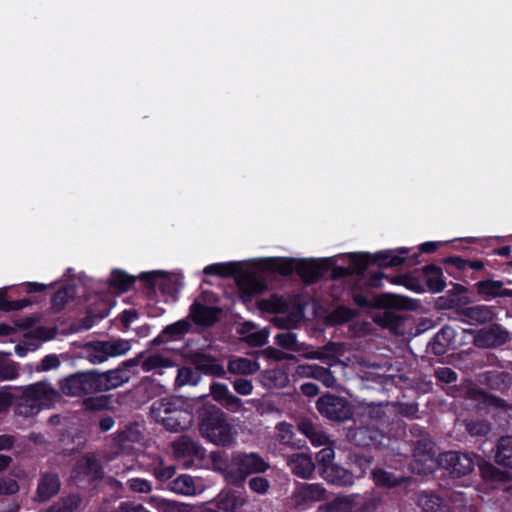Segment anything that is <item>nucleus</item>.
<instances>
[{
    "mask_svg": "<svg viewBox=\"0 0 512 512\" xmlns=\"http://www.w3.org/2000/svg\"><path fill=\"white\" fill-rule=\"evenodd\" d=\"M148 503L159 512H180V504L158 496H151Z\"/></svg>",
    "mask_w": 512,
    "mask_h": 512,
    "instance_id": "obj_53",
    "label": "nucleus"
},
{
    "mask_svg": "<svg viewBox=\"0 0 512 512\" xmlns=\"http://www.w3.org/2000/svg\"><path fill=\"white\" fill-rule=\"evenodd\" d=\"M494 459L498 465L512 470V435L498 439Z\"/></svg>",
    "mask_w": 512,
    "mask_h": 512,
    "instance_id": "obj_35",
    "label": "nucleus"
},
{
    "mask_svg": "<svg viewBox=\"0 0 512 512\" xmlns=\"http://www.w3.org/2000/svg\"><path fill=\"white\" fill-rule=\"evenodd\" d=\"M216 502L218 509L225 512H236L246 503V498L235 491H227L220 493Z\"/></svg>",
    "mask_w": 512,
    "mask_h": 512,
    "instance_id": "obj_37",
    "label": "nucleus"
},
{
    "mask_svg": "<svg viewBox=\"0 0 512 512\" xmlns=\"http://www.w3.org/2000/svg\"><path fill=\"white\" fill-rule=\"evenodd\" d=\"M456 330L444 325L432 338L428 344V350L436 356H444L454 346Z\"/></svg>",
    "mask_w": 512,
    "mask_h": 512,
    "instance_id": "obj_22",
    "label": "nucleus"
},
{
    "mask_svg": "<svg viewBox=\"0 0 512 512\" xmlns=\"http://www.w3.org/2000/svg\"><path fill=\"white\" fill-rule=\"evenodd\" d=\"M261 382L269 389L284 388L289 383V377L284 370L275 368L263 372L261 375Z\"/></svg>",
    "mask_w": 512,
    "mask_h": 512,
    "instance_id": "obj_40",
    "label": "nucleus"
},
{
    "mask_svg": "<svg viewBox=\"0 0 512 512\" xmlns=\"http://www.w3.org/2000/svg\"><path fill=\"white\" fill-rule=\"evenodd\" d=\"M320 489L317 485H304L294 493V504L299 509H304L310 501L317 500Z\"/></svg>",
    "mask_w": 512,
    "mask_h": 512,
    "instance_id": "obj_43",
    "label": "nucleus"
},
{
    "mask_svg": "<svg viewBox=\"0 0 512 512\" xmlns=\"http://www.w3.org/2000/svg\"><path fill=\"white\" fill-rule=\"evenodd\" d=\"M479 382L491 390L503 393L512 385V375L507 371L489 370L479 374Z\"/></svg>",
    "mask_w": 512,
    "mask_h": 512,
    "instance_id": "obj_26",
    "label": "nucleus"
},
{
    "mask_svg": "<svg viewBox=\"0 0 512 512\" xmlns=\"http://www.w3.org/2000/svg\"><path fill=\"white\" fill-rule=\"evenodd\" d=\"M383 309V312L374 315V323L384 329H389L391 332L396 333L397 330L403 325L404 318L397 314L395 311H393V309L399 310L398 308Z\"/></svg>",
    "mask_w": 512,
    "mask_h": 512,
    "instance_id": "obj_33",
    "label": "nucleus"
},
{
    "mask_svg": "<svg viewBox=\"0 0 512 512\" xmlns=\"http://www.w3.org/2000/svg\"><path fill=\"white\" fill-rule=\"evenodd\" d=\"M435 377L439 382L451 384L457 381V373L449 367H440L435 370Z\"/></svg>",
    "mask_w": 512,
    "mask_h": 512,
    "instance_id": "obj_62",
    "label": "nucleus"
},
{
    "mask_svg": "<svg viewBox=\"0 0 512 512\" xmlns=\"http://www.w3.org/2000/svg\"><path fill=\"white\" fill-rule=\"evenodd\" d=\"M326 493L322 488V512H353L359 504L358 495H338L327 501Z\"/></svg>",
    "mask_w": 512,
    "mask_h": 512,
    "instance_id": "obj_25",
    "label": "nucleus"
},
{
    "mask_svg": "<svg viewBox=\"0 0 512 512\" xmlns=\"http://www.w3.org/2000/svg\"><path fill=\"white\" fill-rule=\"evenodd\" d=\"M410 433L417 439L412 440L413 457L416 462L426 465L428 462L433 463L435 457V443L430 435L419 425H413Z\"/></svg>",
    "mask_w": 512,
    "mask_h": 512,
    "instance_id": "obj_15",
    "label": "nucleus"
},
{
    "mask_svg": "<svg viewBox=\"0 0 512 512\" xmlns=\"http://www.w3.org/2000/svg\"><path fill=\"white\" fill-rule=\"evenodd\" d=\"M115 468V474L121 475L126 474L127 472L131 470L136 469V462L135 457L130 455H125L124 453H121L117 457V463L114 466Z\"/></svg>",
    "mask_w": 512,
    "mask_h": 512,
    "instance_id": "obj_58",
    "label": "nucleus"
},
{
    "mask_svg": "<svg viewBox=\"0 0 512 512\" xmlns=\"http://www.w3.org/2000/svg\"><path fill=\"white\" fill-rule=\"evenodd\" d=\"M353 406L343 397L331 394H322V416L336 422H345L352 419Z\"/></svg>",
    "mask_w": 512,
    "mask_h": 512,
    "instance_id": "obj_13",
    "label": "nucleus"
},
{
    "mask_svg": "<svg viewBox=\"0 0 512 512\" xmlns=\"http://www.w3.org/2000/svg\"><path fill=\"white\" fill-rule=\"evenodd\" d=\"M136 360L123 362L117 368L104 373H95V380L98 392L109 391L127 383L131 377L130 367L135 366Z\"/></svg>",
    "mask_w": 512,
    "mask_h": 512,
    "instance_id": "obj_11",
    "label": "nucleus"
},
{
    "mask_svg": "<svg viewBox=\"0 0 512 512\" xmlns=\"http://www.w3.org/2000/svg\"><path fill=\"white\" fill-rule=\"evenodd\" d=\"M288 465L292 472L301 478H308L315 468L310 456L304 453L292 455L288 459Z\"/></svg>",
    "mask_w": 512,
    "mask_h": 512,
    "instance_id": "obj_36",
    "label": "nucleus"
},
{
    "mask_svg": "<svg viewBox=\"0 0 512 512\" xmlns=\"http://www.w3.org/2000/svg\"><path fill=\"white\" fill-rule=\"evenodd\" d=\"M322 478L328 483L337 486H349L353 484V474L338 465H332L326 469H322Z\"/></svg>",
    "mask_w": 512,
    "mask_h": 512,
    "instance_id": "obj_32",
    "label": "nucleus"
},
{
    "mask_svg": "<svg viewBox=\"0 0 512 512\" xmlns=\"http://www.w3.org/2000/svg\"><path fill=\"white\" fill-rule=\"evenodd\" d=\"M175 467L172 465H165L161 458H157V463L153 467V475L159 481H167L175 475Z\"/></svg>",
    "mask_w": 512,
    "mask_h": 512,
    "instance_id": "obj_57",
    "label": "nucleus"
},
{
    "mask_svg": "<svg viewBox=\"0 0 512 512\" xmlns=\"http://www.w3.org/2000/svg\"><path fill=\"white\" fill-rule=\"evenodd\" d=\"M358 315V312L350 307L341 305L338 306L327 318L329 321H331L334 324H344L347 323L354 318H356Z\"/></svg>",
    "mask_w": 512,
    "mask_h": 512,
    "instance_id": "obj_49",
    "label": "nucleus"
},
{
    "mask_svg": "<svg viewBox=\"0 0 512 512\" xmlns=\"http://www.w3.org/2000/svg\"><path fill=\"white\" fill-rule=\"evenodd\" d=\"M81 504V499L77 495H71L52 505L46 512H73Z\"/></svg>",
    "mask_w": 512,
    "mask_h": 512,
    "instance_id": "obj_52",
    "label": "nucleus"
},
{
    "mask_svg": "<svg viewBox=\"0 0 512 512\" xmlns=\"http://www.w3.org/2000/svg\"><path fill=\"white\" fill-rule=\"evenodd\" d=\"M465 333L473 336L472 343L477 348H498L510 341L509 332L498 323H490L480 329H464Z\"/></svg>",
    "mask_w": 512,
    "mask_h": 512,
    "instance_id": "obj_9",
    "label": "nucleus"
},
{
    "mask_svg": "<svg viewBox=\"0 0 512 512\" xmlns=\"http://www.w3.org/2000/svg\"><path fill=\"white\" fill-rule=\"evenodd\" d=\"M372 479L377 487L394 488L403 484H409L412 477L404 472H391L384 468H375L371 472Z\"/></svg>",
    "mask_w": 512,
    "mask_h": 512,
    "instance_id": "obj_24",
    "label": "nucleus"
},
{
    "mask_svg": "<svg viewBox=\"0 0 512 512\" xmlns=\"http://www.w3.org/2000/svg\"><path fill=\"white\" fill-rule=\"evenodd\" d=\"M133 360H136L135 365H141L142 371H154L160 375L164 373V369L175 366V361L164 353H154L147 356L139 355Z\"/></svg>",
    "mask_w": 512,
    "mask_h": 512,
    "instance_id": "obj_23",
    "label": "nucleus"
},
{
    "mask_svg": "<svg viewBox=\"0 0 512 512\" xmlns=\"http://www.w3.org/2000/svg\"><path fill=\"white\" fill-rule=\"evenodd\" d=\"M173 453L185 468H189L195 460L204 459L206 451L198 442L183 436L173 443Z\"/></svg>",
    "mask_w": 512,
    "mask_h": 512,
    "instance_id": "obj_17",
    "label": "nucleus"
},
{
    "mask_svg": "<svg viewBox=\"0 0 512 512\" xmlns=\"http://www.w3.org/2000/svg\"><path fill=\"white\" fill-rule=\"evenodd\" d=\"M421 271L425 286L429 292L440 293L445 289L447 283L440 266L427 264L422 267Z\"/></svg>",
    "mask_w": 512,
    "mask_h": 512,
    "instance_id": "obj_27",
    "label": "nucleus"
},
{
    "mask_svg": "<svg viewBox=\"0 0 512 512\" xmlns=\"http://www.w3.org/2000/svg\"><path fill=\"white\" fill-rule=\"evenodd\" d=\"M74 295L75 287L73 285H67L62 289L58 290L52 299L53 308L57 311L61 310L66 304V302L69 299L73 298Z\"/></svg>",
    "mask_w": 512,
    "mask_h": 512,
    "instance_id": "obj_55",
    "label": "nucleus"
},
{
    "mask_svg": "<svg viewBox=\"0 0 512 512\" xmlns=\"http://www.w3.org/2000/svg\"><path fill=\"white\" fill-rule=\"evenodd\" d=\"M39 404L40 409L50 407L58 400V392L47 383H36L28 387Z\"/></svg>",
    "mask_w": 512,
    "mask_h": 512,
    "instance_id": "obj_31",
    "label": "nucleus"
},
{
    "mask_svg": "<svg viewBox=\"0 0 512 512\" xmlns=\"http://www.w3.org/2000/svg\"><path fill=\"white\" fill-rule=\"evenodd\" d=\"M183 404L179 398H163L152 404L150 413L152 418L167 430L179 432L192 423V415L182 409Z\"/></svg>",
    "mask_w": 512,
    "mask_h": 512,
    "instance_id": "obj_5",
    "label": "nucleus"
},
{
    "mask_svg": "<svg viewBox=\"0 0 512 512\" xmlns=\"http://www.w3.org/2000/svg\"><path fill=\"white\" fill-rule=\"evenodd\" d=\"M476 464L478 465L479 473L483 481L491 486L505 484L511 480L509 472L499 469L490 462L481 459V461H478Z\"/></svg>",
    "mask_w": 512,
    "mask_h": 512,
    "instance_id": "obj_29",
    "label": "nucleus"
},
{
    "mask_svg": "<svg viewBox=\"0 0 512 512\" xmlns=\"http://www.w3.org/2000/svg\"><path fill=\"white\" fill-rule=\"evenodd\" d=\"M348 259L352 275H363L367 268L373 265L372 254L368 252L349 253Z\"/></svg>",
    "mask_w": 512,
    "mask_h": 512,
    "instance_id": "obj_41",
    "label": "nucleus"
},
{
    "mask_svg": "<svg viewBox=\"0 0 512 512\" xmlns=\"http://www.w3.org/2000/svg\"><path fill=\"white\" fill-rule=\"evenodd\" d=\"M409 252L408 249H401L398 254H395L392 250L379 251L372 254L373 265H378L380 268L396 267L405 263L406 259L417 258L418 254L414 253L412 256H403Z\"/></svg>",
    "mask_w": 512,
    "mask_h": 512,
    "instance_id": "obj_30",
    "label": "nucleus"
},
{
    "mask_svg": "<svg viewBox=\"0 0 512 512\" xmlns=\"http://www.w3.org/2000/svg\"><path fill=\"white\" fill-rule=\"evenodd\" d=\"M77 474H84L93 479L100 478L102 470L95 456H84L77 465Z\"/></svg>",
    "mask_w": 512,
    "mask_h": 512,
    "instance_id": "obj_45",
    "label": "nucleus"
},
{
    "mask_svg": "<svg viewBox=\"0 0 512 512\" xmlns=\"http://www.w3.org/2000/svg\"><path fill=\"white\" fill-rule=\"evenodd\" d=\"M32 393L33 392H31L27 387L19 397V400L16 404V412L19 415L28 417L37 414L41 410Z\"/></svg>",
    "mask_w": 512,
    "mask_h": 512,
    "instance_id": "obj_39",
    "label": "nucleus"
},
{
    "mask_svg": "<svg viewBox=\"0 0 512 512\" xmlns=\"http://www.w3.org/2000/svg\"><path fill=\"white\" fill-rule=\"evenodd\" d=\"M466 430L473 437H484L490 433L491 424L486 420H471L466 423Z\"/></svg>",
    "mask_w": 512,
    "mask_h": 512,
    "instance_id": "obj_54",
    "label": "nucleus"
},
{
    "mask_svg": "<svg viewBox=\"0 0 512 512\" xmlns=\"http://www.w3.org/2000/svg\"><path fill=\"white\" fill-rule=\"evenodd\" d=\"M131 349V344L125 339H111L108 341H95L86 345V358L93 364H100L111 357L126 354Z\"/></svg>",
    "mask_w": 512,
    "mask_h": 512,
    "instance_id": "obj_8",
    "label": "nucleus"
},
{
    "mask_svg": "<svg viewBox=\"0 0 512 512\" xmlns=\"http://www.w3.org/2000/svg\"><path fill=\"white\" fill-rule=\"evenodd\" d=\"M7 288L0 289V310L12 311L22 309L30 304L28 299L9 301L6 297Z\"/></svg>",
    "mask_w": 512,
    "mask_h": 512,
    "instance_id": "obj_56",
    "label": "nucleus"
},
{
    "mask_svg": "<svg viewBox=\"0 0 512 512\" xmlns=\"http://www.w3.org/2000/svg\"><path fill=\"white\" fill-rule=\"evenodd\" d=\"M249 488L257 494H266L270 488L269 481L261 476L253 477L249 480Z\"/></svg>",
    "mask_w": 512,
    "mask_h": 512,
    "instance_id": "obj_63",
    "label": "nucleus"
},
{
    "mask_svg": "<svg viewBox=\"0 0 512 512\" xmlns=\"http://www.w3.org/2000/svg\"><path fill=\"white\" fill-rule=\"evenodd\" d=\"M455 313L459 321L474 326L491 323L496 318L493 307L483 304L472 306L464 304Z\"/></svg>",
    "mask_w": 512,
    "mask_h": 512,
    "instance_id": "obj_18",
    "label": "nucleus"
},
{
    "mask_svg": "<svg viewBox=\"0 0 512 512\" xmlns=\"http://www.w3.org/2000/svg\"><path fill=\"white\" fill-rule=\"evenodd\" d=\"M220 313V310L214 306H207L203 303V298L195 300L190 309V317L192 320L200 325L213 324Z\"/></svg>",
    "mask_w": 512,
    "mask_h": 512,
    "instance_id": "obj_28",
    "label": "nucleus"
},
{
    "mask_svg": "<svg viewBox=\"0 0 512 512\" xmlns=\"http://www.w3.org/2000/svg\"><path fill=\"white\" fill-rule=\"evenodd\" d=\"M169 489L180 495L193 496L197 494V488L190 475L182 474L170 483Z\"/></svg>",
    "mask_w": 512,
    "mask_h": 512,
    "instance_id": "obj_44",
    "label": "nucleus"
},
{
    "mask_svg": "<svg viewBox=\"0 0 512 512\" xmlns=\"http://www.w3.org/2000/svg\"><path fill=\"white\" fill-rule=\"evenodd\" d=\"M251 270H241L239 263H216L208 265L204 268L203 273L206 275L215 276H235L242 297L248 300L252 295L263 292L266 288L265 279L260 275V270L256 269L253 265V260L250 261Z\"/></svg>",
    "mask_w": 512,
    "mask_h": 512,
    "instance_id": "obj_2",
    "label": "nucleus"
},
{
    "mask_svg": "<svg viewBox=\"0 0 512 512\" xmlns=\"http://www.w3.org/2000/svg\"><path fill=\"white\" fill-rule=\"evenodd\" d=\"M201 435L218 446L230 445L236 432L228 422L226 414L217 407L205 408L199 425Z\"/></svg>",
    "mask_w": 512,
    "mask_h": 512,
    "instance_id": "obj_4",
    "label": "nucleus"
},
{
    "mask_svg": "<svg viewBox=\"0 0 512 512\" xmlns=\"http://www.w3.org/2000/svg\"><path fill=\"white\" fill-rule=\"evenodd\" d=\"M405 277L406 276H403V275L387 276L382 272H377L370 276L368 283H369L370 287L380 288V287H382V283H381L382 279L386 278L392 284L403 285L404 281H405Z\"/></svg>",
    "mask_w": 512,
    "mask_h": 512,
    "instance_id": "obj_59",
    "label": "nucleus"
},
{
    "mask_svg": "<svg viewBox=\"0 0 512 512\" xmlns=\"http://www.w3.org/2000/svg\"><path fill=\"white\" fill-rule=\"evenodd\" d=\"M258 307L262 312L276 314L273 322L279 328H290L293 326V320L284 316L287 310V303L282 297L271 296L268 299H262L258 302Z\"/></svg>",
    "mask_w": 512,
    "mask_h": 512,
    "instance_id": "obj_20",
    "label": "nucleus"
},
{
    "mask_svg": "<svg viewBox=\"0 0 512 512\" xmlns=\"http://www.w3.org/2000/svg\"><path fill=\"white\" fill-rule=\"evenodd\" d=\"M475 458L474 453L450 450L440 454L439 463L451 479H459L474 471Z\"/></svg>",
    "mask_w": 512,
    "mask_h": 512,
    "instance_id": "obj_7",
    "label": "nucleus"
},
{
    "mask_svg": "<svg viewBox=\"0 0 512 512\" xmlns=\"http://www.w3.org/2000/svg\"><path fill=\"white\" fill-rule=\"evenodd\" d=\"M350 442L360 447L386 448L390 438L373 424L357 426L349 429L347 434Z\"/></svg>",
    "mask_w": 512,
    "mask_h": 512,
    "instance_id": "obj_10",
    "label": "nucleus"
},
{
    "mask_svg": "<svg viewBox=\"0 0 512 512\" xmlns=\"http://www.w3.org/2000/svg\"><path fill=\"white\" fill-rule=\"evenodd\" d=\"M253 265L261 272H278L282 275H288L296 271L308 283L316 281L320 271V266L316 261L292 258H256L253 259Z\"/></svg>",
    "mask_w": 512,
    "mask_h": 512,
    "instance_id": "obj_3",
    "label": "nucleus"
},
{
    "mask_svg": "<svg viewBox=\"0 0 512 512\" xmlns=\"http://www.w3.org/2000/svg\"><path fill=\"white\" fill-rule=\"evenodd\" d=\"M417 505L423 512H445L443 499L433 492H421L417 497Z\"/></svg>",
    "mask_w": 512,
    "mask_h": 512,
    "instance_id": "obj_42",
    "label": "nucleus"
},
{
    "mask_svg": "<svg viewBox=\"0 0 512 512\" xmlns=\"http://www.w3.org/2000/svg\"><path fill=\"white\" fill-rule=\"evenodd\" d=\"M452 288L449 289L444 296H440L436 303L440 309H452L455 312L459 310L464 304H471L474 302L472 296L468 293L471 292L466 286L459 283H451Z\"/></svg>",
    "mask_w": 512,
    "mask_h": 512,
    "instance_id": "obj_19",
    "label": "nucleus"
},
{
    "mask_svg": "<svg viewBox=\"0 0 512 512\" xmlns=\"http://www.w3.org/2000/svg\"><path fill=\"white\" fill-rule=\"evenodd\" d=\"M60 488V482L56 475L54 474H45L41 477L38 490L37 497L40 501H46L54 496Z\"/></svg>",
    "mask_w": 512,
    "mask_h": 512,
    "instance_id": "obj_38",
    "label": "nucleus"
},
{
    "mask_svg": "<svg viewBox=\"0 0 512 512\" xmlns=\"http://www.w3.org/2000/svg\"><path fill=\"white\" fill-rule=\"evenodd\" d=\"M239 333L243 339L252 346H262L266 343L268 338V330L258 328L251 322L243 323L239 328Z\"/></svg>",
    "mask_w": 512,
    "mask_h": 512,
    "instance_id": "obj_34",
    "label": "nucleus"
},
{
    "mask_svg": "<svg viewBox=\"0 0 512 512\" xmlns=\"http://www.w3.org/2000/svg\"><path fill=\"white\" fill-rule=\"evenodd\" d=\"M211 459L215 470L221 471L225 480L233 485L241 484L248 475L263 473L269 464L257 453H234L226 463L220 453H212Z\"/></svg>",
    "mask_w": 512,
    "mask_h": 512,
    "instance_id": "obj_1",
    "label": "nucleus"
},
{
    "mask_svg": "<svg viewBox=\"0 0 512 512\" xmlns=\"http://www.w3.org/2000/svg\"><path fill=\"white\" fill-rule=\"evenodd\" d=\"M259 369L257 362L247 358L235 357L229 360L228 370L236 374H252Z\"/></svg>",
    "mask_w": 512,
    "mask_h": 512,
    "instance_id": "obj_46",
    "label": "nucleus"
},
{
    "mask_svg": "<svg viewBox=\"0 0 512 512\" xmlns=\"http://www.w3.org/2000/svg\"><path fill=\"white\" fill-rule=\"evenodd\" d=\"M299 431L305 435L315 447L320 446V434L317 426L308 418H303L298 423Z\"/></svg>",
    "mask_w": 512,
    "mask_h": 512,
    "instance_id": "obj_50",
    "label": "nucleus"
},
{
    "mask_svg": "<svg viewBox=\"0 0 512 512\" xmlns=\"http://www.w3.org/2000/svg\"><path fill=\"white\" fill-rule=\"evenodd\" d=\"M276 343L289 350H297L296 334L291 331H284L276 335Z\"/></svg>",
    "mask_w": 512,
    "mask_h": 512,
    "instance_id": "obj_61",
    "label": "nucleus"
},
{
    "mask_svg": "<svg viewBox=\"0 0 512 512\" xmlns=\"http://www.w3.org/2000/svg\"><path fill=\"white\" fill-rule=\"evenodd\" d=\"M61 391L72 397L98 392L94 372L77 373L67 377L61 383Z\"/></svg>",
    "mask_w": 512,
    "mask_h": 512,
    "instance_id": "obj_14",
    "label": "nucleus"
},
{
    "mask_svg": "<svg viewBox=\"0 0 512 512\" xmlns=\"http://www.w3.org/2000/svg\"><path fill=\"white\" fill-rule=\"evenodd\" d=\"M140 278L147 281L153 290H159L164 295L175 298L182 287V277L164 271L144 272Z\"/></svg>",
    "mask_w": 512,
    "mask_h": 512,
    "instance_id": "obj_12",
    "label": "nucleus"
},
{
    "mask_svg": "<svg viewBox=\"0 0 512 512\" xmlns=\"http://www.w3.org/2000/svg\"><path fill=\"white\" fill-rule=\"evenodd\" d=\"M351 298L353 302L360 308H416L414 300L409 297L393 293L372 295L368 289H353L351 293Z\"/></svg>",
    "mask_w": 512,
    "mask_h": 512,
    "instance_id": "obj_6",
    "label": "nucleus"
},
{
    "mask_svg": "<svg viewBox=\"0 0 512 512\" xmlns=\"http://www.w3.org/2000/svg\"><path fill=\"white\" fill-rule=\"evenodd\" d=\"M278 439L282 444L295 446V442L293 441L294 433L292 430V425L286 422H281L276 426Z\"/></svg>",
    "mask_w": 512,
    "mask_h": 512,
    "instance_id": "obj_60",
    "label": "nucleus"
},
{
    "mask_svg": "<svg viewBox=\"0 0 512 512\" xmlns=\"http://www.w3.org/2000/svg\"><path fill=\"white\" fill-rule=\"evenodd\" d=\"M190 321L189 319H182L173 324H170L165 327L162 331L161 336L166 338V340H176L178 337L188 332L190 329Z\"/></svg>",
    "mask_w": 512,
    "mask_h": 512,
    "instance_id": "obj_48",
    "label": "nucleus"
},
{
    "mask_svg": "<svg viewBox=\"0 0 512 512\" xmlns=\"http://www.w3.org/2000/svg\"><path fill=\"white\" fill-rule=\"evenodd\" d=\"M442 263L446 266V272L454 278H459V274L467 270L480 271L485 267L484 262L480 259H468L462 256L445 257L442 259Z\"/></svg>",
    "mask_w": 512,
    "mask_h": 512,
    "instance_id": "obj_21",
    "label": "nucleus"
},
{
    "mask_svg": "<svg viewBox=\"0 0 512 512\" xmlns=\"http://www.w3.org/2000/svg\"><path fill=\"white\" fill-rule=\"evenodd\" d=\"M200 381V375L190 367H181L178 369L175 385L182 387L185 385L195 386Z\"/></svg>",
    "mask_w": 512,
    "mask_h": 512,
    "instance_id": "obj_51",
    "label": "nucleus"
},
{
    "mask_svg": "<svg viewBox=\"0 0 512 512\" xmlns=\"http://www.w3.org/2000/svg\"><path fill=\"white\" fill-rule=\"evenodd\" d=\"M129 488L137 493H149L152 490L150 481L143 478H132L128 480Z\"/></svg>",
    "mask_w": 512,
    "mask_h": 512,
    "instance_id": "obj_64",
    "label": "nucleus"
},
{
    "mask_svg": "<svg viewBox=\"0 0 512 512\" xmlns=\"http://www.w3.org/2000/svg\"><path fill=\"white\" fill-rule=\"evenodd\" d=\"M134 281L135 278L133 276L128 275L126 272L120 269H115L111 272L108 284L117 292H125L129 289Z\"/></svg>",
    "mask_w": 512,
    "mask_h": 512,
    "instance_id": "obj_47",
    "label": "nucleus"
},
{
    "mask_svg": "<svg viewBox=\"0 0 512 512\" xmlns=\"http://www.w3.org/2000/svg\"><path fill=\"white\" fill-rule=\"evenodd\" d=\"M470 294L474 301L489 302L496 298H512V289L505 288L501 280L484 279L472 286Z\"/></svg>",
    "mask_w": 512,
    "mask_h": 512,
    "instance_id": "obj_16",
    "label": "nucleus"
}]
</instances>
